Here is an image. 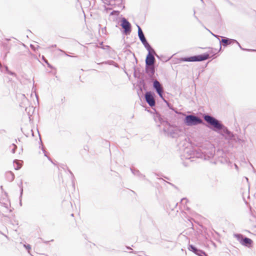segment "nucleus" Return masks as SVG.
Here are the masks:
<instances>
[{"mask_svg":"<svg viewBox=\"0 0 256 256\" xmlns=\"http://www.w3.org/2000/svg\"><path fill=\"white\" fill-rule=\"evenodd\" d=\"M244 50H248L249 49L245 48Z\"/></svg>","mask_w":256,"mask_h":256,"instance_id":"obj_36","label":"nucleus"},{"mask_svg":"<svg viewBox=\"0 0 256 256\" xmlns=\"http://www.w3.org/2000/svg\"><path fill=\"white\" fill-rule=\"evenodd\" d=\"M222 46H223L224 47L233 46L236 48H242L237 40L225 37L220 40V48H222Z\"/></svg>","mask_w":256,"mask_h":256,"instance_id":"obj_3","label":"nucleus"},{"mask_svg":"<svg viewBox=\"0 0 256 256\" xmlns=\"http://www.w3.org/2000/svg\"><path fill=\"white\" fill-rule=\"evenodd\" d=\"M22 191H23L22 188H21V190H20V196H22Z\"/></svg>","mask_w":256,"mask_h":256,"instance_id":"obj_27","label":"nucleus"},{"mask_svg":"<svg viewBox=\"0 0 256 256\" xmlns=\"http://www.w3.org/2000/svg\"><path fill=\"white\" fill-rule=\"evenodd\" d=\"M149 50L148 55L146 56V64L147 66H152L154 62V58L152 54H151V50H153L154 49H148Z\"/></svg>","mask_w":256,"mask_h":256,"instance_id":"obj_9","label":"nucleus"},{"mask_svg":"<svg viewBox=\"0 0 256 256\" xmlns=\"http://www.w3.org/2000/svg\"><path fill=\"white\" fill-rule=\"evenodd\" d=\"M147 74L150 77H152L154 74V68L152 66H148L146 68Z\"/></svg>","mask_w":256,"mask_h":256,"instance_id":"obj_12","label":"nucleus"},{"mask_svg":"<svg viewBox=\"0 0 256 256\" xmlns=\"http://www.w3.org/2000/svg\"><path fill=\"white\" fill-rule=\"evenodd\" d=\"M6 57V54H5L4 55V58H4Z\"/></svg>","mask_w":256,"mask_h":256,"instance_id":"obj_33","label":"nucleus"},{"mask_svg":"<svg viewBox=\"0 0 256 256\" xmlns=\"http://www.w3.org/2000/svg\"><path fill=\"white\" fill-rule=\"evenodd\" d=\"M252 242V240L248 238H242L240 240V243L242 244L248 248H250L251 246Z\"/></svg>","mask_w":256,"mask_h":256,"instance_id":"obj_11","label":"nucleus"},{"mask_svg":"<svg viewBox=\"0 0 256 256\" xmlns=\"http://www.w3.org/2000/svg\"><path fill=\"white\" fill-rule=\"evenodd\" d=\"M193 252L199 256H206V254L204 252L201 250H199L196 249L194 246H190Z\"/></svg>","mask_w":256,"mask_h":256,"instance_id":"obj_13","label":"nucleus"},{"mask_svg":"<svg viewBox=\"0 0 256 256\" xmlns=\"http://www.w3.org/2000/svg\"><path fill=\"white\" fill-rule=\"evenodd\" d=\"M2 68V64H1L0 63V68Z\"/></svg>","mask_w":256,"mask_h":256,"instance_id":"obj_35","label":"nucleus"},{"mask_svg":"<svg viewBox=\"0 0 256 256\" xmlns=\"http://www.w3.org/2000/svg\"><path fill=\"white\" fill-rule=\"evenodd\" d=\"M204 119L207 122L213 126L214 128L218 130L222 129L223 126L222 124L214 118L208 115H206L204 116Z\"/></svg>","mask_w":256,"mask_h":256,"instance_id":"obj_4","label":"nucleus"},{"mask_svg":"<svg viewBox=\"0 0 256 256\" xmlns=\"http://www.w3.org/2000/svg\"><path fill=\"white\" fill-rule=\"evenodd\" d=\"M35 96L36 97V100H38V96L36 94H35Z\"/></svg>","mask_w":256,"mask_h":256,"instance_id":"obj_30","label":"nucleus"},{"mask_svg":"<svg viewBox=\"0 0 256 256\" xmlns=\"http://www.w3.org/2000/svg\"><path fill=\"white\" fill-rule=\"evenodd\" d=\"M220 160L222 163H228L230 162L229 159L226 157H222Z\"/></svg>","mask_w":256,"mask_h":256,"instance_id":"obj_19","label":"nucleus"},{"mask_svg":"<svg viewBox=\"0 0 256 256\" xmlns=\"http://www.w3.org/2000/svg\"><path fill=\"white\" fill-rule=\"evenodd\" d=\"M12 41H13L14 43V45L11 44L10 46H16L18 48H20L21 46H25L24 44L18 42V40L15 38H13Z\"/></svg>","mask_w":256,"mask_h":256,"instance_id":"obj_16","label":"nucleus"},{"mask_svg":"<svg viewBox=\"0 0 256 256\" xmlns=\"http://www.w3.org/2000/svg\"><path fill=\"white\" fill-rule=\"evenodd\" d=\"M24 246L28 250L30 253V250L31 249V246L30 244H24Z\"/></svg>","mask_w":256,"mask_h":256,"instance_id":"obj_24","label":"nucleus"},{"mask_svg":"<svg viewBox=\"0 0 256 256\" xmlns=\"http://www.w3.org/2000/svg\"><path fill=\"white\" fill-rule=\"evenodd\" d=\"M202 122V120L200 118L192 115L187 116L184 120L185 124L188 126L196 125Z\"/></svg>","mask_w":256,"mask_h":256,"instance_id":"obj_5","label":"nucleus"},{"mask_svg":"<svg viewBox=\"0 0 256 256\" xmlns=\"http://www.w3.org/2000/svg\"><path fill=\"white\" fill-rule=\"evenodd\" d=\"M14 166L15 170H18L21 168L22 164L19 162L18 160H15L14 162Z\"/></svg>","mask_w":256,"mask_h":256,"instance_id":"obj_18","label":"nucleus"},{"mask_svg":"<svg viewBox=\"0 0 256 256\" xmlns=\"http://www.w3.org/2000/svg\"><path fill=\"white\" fill-rule=\"evenodd\" d=\"M120 14V12L119 11H118V10H113L112 12L110 14V16H113V15H115L116 16H118V14Z\"/></svg>","mask_w":256,"mask_h":256,"instance_id":"obj_21","label":"nucleus"},{"mask_svg":"<svg viewBox=\"0 0 256 256\" xmlns=\"http://www.w3.org/2000/svg\"><path fill=\"white\" fill-rule=\"evenodd\" d=\"M254 50V51H256V50Z\"/></svg>","mask_w":256,"mask_h":256,"instance_id":"obj_37","label":"nucleus"},{"mask_svg":"<svg viewBox=\"0 0 256 256\" xmlns=\"http://www.w3.org/2000/svg\"><path fill=\"white\" fill-rule=\"evenodd\" d=\"M234 167L236 170H238V166L236 164H234Z\"/></svg>","mask_w":256,"mask_h":256,"instance_id":"obj_28","label":"nucleus"},{"mask_svg":"<svg viewBox=\"0 0 256 256\" xmlns=\"http://www.w3.org/2000/svg\"><path fill=\"white\" fill-rule=\"evenodd\" d=\"M121 26L124 29L125 34H128L131 32V24L125 18L122 20Z\"/></svg>","mask_w":256,"mask_h":256,"instance_id":"obj_7","label":"nucleus"},{"mask_svg":"<svg viewBox=\"0 0 256 256\" xmlns=\"http://www.w3.org/2000/svg\"><path fill=\"white\" fill-rule=\"evenodd\" d=\"M215 50L216 51V52H218L221 50V48H220L219 50H217L218 49H215Z\"/></svg>","mask_w":256,"mask_h":256,"instance_id":"obj_31","label":"nucleus"},{"mask_svg":"<svg viewBox=\"0 0 256 256\" xmlns=\"http://www.w3.org/2000/svg\"><path fill=\"white\" fill-rule=\"evenodd\" d=\"M132 172L136 176H140L141 177H143L144 176L142 174H140V172L138 170H134L133 169H131Z\"/></svg>","mask_w":256,"mask_h":256,"instance_id":"obj_20","label":"nucleus"},{"mask_svg":"<svg viewBox=\"0 0 256 256\" xmlns=\"http://www.w3.org/2000/svg\"><path fill=\"white\" fill-rule=\"evenodd\" d=\"M236 142H238L240 144H242V143L244 144V143L246 142V141H245L244 140L241 139V138H237Z\"/></svg>","mask_w":256,"mask_h":256,"instance_id":"obj_23","label":"nucleus"},{"mask_svg":"<svg viewBox=\"0 0 256 256\" xmlns=\"http://www.w3.org/2000/svg\"><path fill=\"white\" fill-rule=\"evenodd\" d=\"M214 52H210L209 54H203L194 56L189 57H184L180 58L181 62H200L206 60L210 57H212L214 54Z\"/></svg>","mask_w":256,"mask_h":256,"instance_id":"obj_2","label":"nucleus"},{"mask_svg":"<svg viewBox=\"0 0 256 256\" xmlns=\"http://www.w3.org/2000/svg\"><path fill=\"white\" fill-rule=\"evenodd\" d=\"M5 68H6V70L8 73H10V74H12V75L14 74H13L12 72H8V67H7V66H6V67H5Z\"/></svg>","mask_w":256,"mask_h":256,"instance_id":"obj_25","label":"nucleus"},{"mask_svg":"<svg viewBox=\"0 0 256 256\" xmlns=\"http://www.w3.org/2000/svg\"><path fill=\"white\" fill-rule=\"evenodd\" d=\"M190 152L188 149L186 148L184 150V154L183 155V157L186 159H190L192 158L191 156V154H188V152Z\"/></svg>","mask_w":256,"mask_h":256,"instance_id":"obj_17","label":"nucleus"},{"mask_svg":"<svg viewBox=\"0 0 256 256\" xmlns=\"http://www.w3.org/2000/svg\"><path fill=\"white\" fill-rule=\"evenodd\" d=\"M145 97L146 102L150 106H153L155 105L154 98L150 92H147L146 94Z\"/></svg>","mask_w":256,"mask_h":256,"instance_id":"obj_8","label":"nucleus"},{"mask_svg":"<svg viewBox=\"0 0 256 256\" xmlns=\"http://www.w3.org/2000/svg\"><path fill=\"white\" fill-rule=\"evenodd\" d=\"M30 47H31V48H36L35 47L32 46V44L30 45Z\"/></svg>","mask_w":256,"mask_h":256,"instance_id":"obj_32","label":"nucleus"},{"mask_svg":"<svg viewBox=\"0 0 256 256\" xmlns=\"http://www.w3.org/2000/svg\"><path fill=\"white\" fill-rule=\"evenodd\" d=\"M22 96L24 97V102H27V101H28V100H27V98L25 97L24 95H22Z\"/></svg>","mask_w":256,"mask_h":256,"instance_id":"obj_26","label":"nucleus"},{"mask_svg":"<svg viewBox=\"0 0 256 256\" xmlns=\"http://www.w3.org/2000/svg\"><path fill=\"white\" fill-rule=\"evenodd\" d=\"M188 200L186 198H184L181 200L180 206L184 207V210H188Z\"/></svg>","mask_w":256,"mask_h":256,"instance_id":"obj_14","label":"nucleus"},{"mask_svg":"<svg viewBox=\"0 0 256 256\" xmlns=\"http://www.w3.org/2000/svg\"><path fill=\"white\" fill-rule=\"evenodd\" d=\"M154 118L157 126L162 129L164 133L168 136L174 137L176 128L170 125L167 121L164 120L160 115L158 113L154 114Z\"/></svg>","mask_w":256,"mask_h":256,"instance_id":"obj_1","label":"nucleus"},{"mask_svg":"<svg viewBox=\"0 0 256 256\" xmlns=\"http://www.w3.org/2000/svg\"><path fill=\"white\" fill-rule=\"evenodd\" d=\"M246 180H247V182H248V178H246Z\"/></svg>","mask_w":256,"mask_h":256,"instance_id":"obj_34","label":"nucleus"},{"mask_svg":"<svg viewBox=\"0 0 256 256\" xmlns=\"http://www.w3.org/2000/svg\"><path fill=\"white\" fill-rule=\"evenodd\" d=\"M11 148H12V153L14 154L15 152V151H16V148L17 146L16 145H15L14 144H12L11 146H10Z\"/></svg>","mask_w":256,"mask_h":256,"instance_id":"obj_22","label":"nucleus"},{"mask_svg":"<svg viewBox=\"0 0 256 256\" xmlns=\"http://www.w3.org/2000/svg\"><path fill=\"white\" fill-rule=\"evenodd\" d=\"M138 36L140 40L144 46L145 48H152L148 42H147L144 35L142 31V30L140 26H138Z\"/></svg>","mask_w":256,"mask_h":256,"instance_id":"obj_6","label":"nucleus"},{"mask_svg":"<svg viewBox=\"0 0 256 256\" xmlns=\"http://www.w3.org/2000/svg\"><path fill=\"white\" fill-rule=\"evenodd\" d=\"M154 88L156 89L160 96L162 98V88L160 84L157 80L154 82Z\"/></svg>","mask_w":256,"mask_h":256,"instance_id":"obj_10","label":"nucleus"},{"mask_svg":"<svg viewBox=\"0 0 256 256\" xmlns=\"http://www.w3.org/2000/svg\"><path fill=\"white\" fill-rule=\"evenodd\" d=\"M6 178L8 180L12 182L14 178V175L12 172H8L6 173Z\"/></svg>","mask_w":256,"mask_h":256,"instance_id":"obj_15","label":"nucleus"},{"mask_svg":"<svg viewBox=\"0 0 256 256\" xmlns=\"http://www.w3.org/2000/svg\"><path fill=\"white\" fill-rule=\"evenodd\" d=\"M43 151H44V156H47V157H48V156H47V155H46V152L44 150H43Z\"/></svg>","mask_w":256,"mask_h":256,"instance_id":"obj_29","label":"nucleus"}]
</instances>
